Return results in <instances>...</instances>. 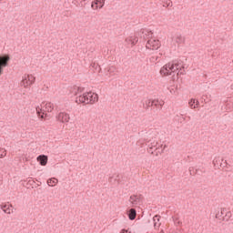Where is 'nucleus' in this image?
I'll return each mask as SVG.
<instances>
[{
  "mask_svg": "<svg viewBox=\"0 0 233 233\" xmlns=\"http://www.w3.org/2000/svg\"><path fill=\"white\" fill-rule=\"evenodd\" d=\"M176 72H177V75L172 76V74H176ZM160 74L161 76H172L173 81H176L179 79V76H185V74H187L185 71V62L181 59L168 62L160 69Z\"/></svg>",
  "mask_w": 233,
  "mask_h": 233,
  "instance_id": "obj_1",
  "label": "nucleus"
},
{
  "mask_svg": "<svg viewBox=\"0 0 233 233\" xmlns=\"http://www.w3.org/2000/svg\"><path fill=\"white\" fill-rule=\"evenodd\" d=\"M99 101V96L93 92L84 93L82 96L80 95L76 97V103H85L86 105H94V103H97Z\"/></svg>",
  "mask_w": 233,
  "mask_h": 233,
  "instance_id": "obj_2",
  "label": "nucleus"
},
{
  "mask_svg": "<svg viewBox=\"0 0 233 233\" xmlns=\"http://www.w3.org/2000/svg\"><path fill=\"white\" fill-rule=\"evenodd\" d=\"M144 141L147 143L148 148L147 152L154 154L153 148L157 147V139L156 138V133L153 130H149L144 137Z\"/></svg>",
  "mask_w": 233,
  "mask_h": 233,
  "instance_id": "obj_3",
  "label": "nucleus"
},
{
  "mask_svg": "<svg viewBox=\"0 0 233 233\" xmlns=\"http://www.w3.org/2000/svg\"><path fill=\"white\" fill-rule=\"evenodd\" d=\"M143 104V108L145 110H148L149 108H151V110H154V112H156V110H161V108H163V101H159V100H150V99H144L142 101Z\"/></svg>",
  "mask_w": 233,
  "mask_h": 233,
  "instance_id": "obj_4",
  "label": "nucleus"
},
{
  "mask_svg": "<svg viewBox=\"0 0 233 233\" xmlns=\"http://www.w3.org/2000/svg\"><path fill=\"white\" fill-rule=\"evenodd\" d=\"M8 63H10V55L3 54L0 55V76H3L5 72V68L8 66Z\"/></svg>",
  "mask_w": 233,
  "mask_h": 233,
  "instance_id": "obj_5",
  "label": "nucleus"
},
{
  "mask_svg": "<svg viewBox=\"0 0 233 233\" xmlns=\"http://www.w3.org/2000/svg\"><path fill=\"white\" fill-rule=\"evenodd\" d=\"M35 83V76L32 75H26L21 81V85L25 86V88H28L31 85H34Z\"/></svg>",
  "mask_w": 233,
  "mask_h": 233,
  "instance_id": "obj_6",
  "label": "nucleus"
},
{
  "mask_svg": "<svg viewBox=\"0 0 233 233\" xmlns=\"http://www.w3.org/2000/svg\"><path fill=\"white\" fill-rule=\"evenodd\" d=\"M146 46L150 50H157L161 46V43L159 42V40L150 38L149 40H147Z\"/></svg>",
  "mask_w": 233,
  "mask_h": 233,
  "instance_id": "obj_7",
  "label": "nucleus"
},
{
  "mask_svg": "<svg viewBox=\"0 0 233 233\" xmlns=\"http://www.w3.org/2000/svg\"><path fill=\"white\" fill-rule=\"evenodd\" d=\"M129 201L132 207L141 205V203H143V195H131L129 198Z\"/></svg>",
  "mask_w": 233,
  "mask_h": 233,
  "instance_id": "obj_8",
  "label": "nucleus"
},
{
  "mask_svg": "<svg viewBox=\"0 0 233 233\" xmlns=\"http://www.w3.org/2000/svg\"><path fill=\"white\" fill-rule=\"evenodd\" d=\"M54 110V104L51 102L46 104V110H43L42 114L39 113V110L36 109V112L38 114V117L41 119H45L46 117V112H52Z\"/></svg>",
  "mask_w": 233,
  "mask_h": 233,
  "instance_id": "obj_9",
  "label": "nucleus"
},
{
  "mask_svg": "<svg viewBox=\"0 0 233 233\" xmlns=\"http://www.w3.org/2000/svg\"><path fill=\"white\" fill-rule=\"evenodd\" d=\"M56 119L61 123H68V121H70V115L61 112L56 116Z\"/></svg>",
  "mask_w": 233,
  "mask_h": 233,
  "instance_id": "obj_10",
  "label": "nucleus"
},
{
  "mask_svg": "<svg viewBox=\"0 0 233 233\" xmlns=\"http://www.w3.org/2000/svg\"><path fill=\"white\" fill-rule=\"evenodd\" d=\"M105 6V0H94L91 3V8L97 10V8H103Z\"/></svg>",
  "mask_w": 233,
  "mask_h": 233,
  "instance_id": "obj_11",
  "label": "nucleus"
},
{
  "mask_svg": "<svg viewBox=\"0 0 233 233\" xmlns=\"http://www.w3.org/2000/svg\"><path fill=\"white\" fill-rule=\"evenodd\" d=\"M36 159L41 167H46L48 164V156L46 155H39Z\"/></svg>",
  "mask_w": 233,
  "mask_h": 233,
  "instance_id": "obj_12",
  "label": "nucleus"
},
{
  "mask_svg": "<svg viewBox=\"0 0 233 233\" xmlns=\"http://www.w3.org/2000/svg\"><path fill=\"white\" fill-rule=\"evenodd\" d=\"M161 219V216L159 215H155L153 218V223H154V227L155 228H159V227H161V223H159V220Z\"/></svg>",
  "mask_w": 233,
  "mask_h": 233,
  "instance_id": "obj_13",
  "label": "nucleus"
},
{
  "mask_svg": "<svg viewBox=\"0 0 233 233\" xmlns=\"http://www.w3.org/2000/svg\"><path fill=\"white\" fill-rule=\"evenodd\" d=\"M137 41H139V38L137 36H130L126 38L127 43H131V45L134 46L137 45Z\"/></svg>",
  "mask_w": 233,
  "mask_h": 233,
  "instance_id": "obj_14",
  "label": "nucleus"
},
{
  "mask_svg": "<svg viewBox=\"0 0 233 233\" xmlns=\"http://www.w3.org/2000/svg\"><path fill=\"white\" fill-rule=\"evenodd\" d=\"M175 41L177 45H185L186 38L181 34H177Z\"/></svg>",
  "mask_w": 233,
  "mask_h": 233,
  "instance_id": "obj_15",
  "label": "nucleus"
},
{
  "mask_svg": "<svg viewBox=\"0 0 233 233\" xmlns=\"http://www.w3.org/2000/svg\"><path fill=\"white\" fill-rule=\"evenodd\" d=\"M137 216V211L135 208H131L128 212V218L130 221H134Z\"/></svg>",
  "mask_w": 233,
  "mask_h": 233,
  "instance_id": "obj_16",
  "label": "nucleus"
},
{
  "mask_svg": "<svg viewBox=\"0 0 233 233\" xmlns=\"http://www.w3.org/2000/svg\"><path fill=\"white\" fill-rule=\"evenodd\" d=\"M0 208L3 209V212H5V214H12V211L10 209V206H8L5 203L1 204Z\"/></svg>",
  "mask_w": 233,
  "mask_h": 233,
  "instance_id": "obj_17",
  "label": "nucleus"
},
{
  "mask_svg": "<svg viewBox=\"0 0 233 233\" xmlns=\"http://www.w3.org/2000/svg\"><path fill=\"white\" fill-rule=\"evenodd\" d=\"M225 212H227V208H221V211H218V213H216L215 218L217 219H223V217H225Z\"/></svg>",
  "mask_w": 233,
  "mask_h": 233,
  "instance_id": "obj_18",
  "label": "nucleus"
},
{
  "mask_svg": "<svg viewBox=\"0 0 233 233\" xmlns=\"http://www.w3.org/2000/svg\"><path fill=\"white\" fill-rule=\"evenodd\" d=\"M189 106L190 108L194 109V108H198V106H199V101L192 98L190 101H189Z\"/></svg>",
  "mask_w": 233,
  "mask_h": 233,
  "instance_id": "obj_19",
  "label": "nucleus"
},
{
  "mask_svg": "<svg viewBox=\"0 0 233 233\" xmlns=\"http://www.w3.org/2000/svg\"><path fill=\"white\" fill-rule=\"evenodd\" d=\"M223 161H224V159L223 158H219V157H218V158H215L214 160H213V165H220V167H222V168H225V164H223Z\"/></svg>",
  "mask_w": 233,
  "mask_h": 233,
  "instance_id": "obj_20",
  "label": "nucleus"
},
{
  "mask_svg": "<svg viewBox=\"0 0 233 233\" xmlns=\"http://www.w3.org/2000/svg\"><path fill=\"white\" fill-rule=\"evenodd\" d=\"M57 183H58V180L56 177L47 179V185L49 187H56V185H57Z\"/></svg>",
  "mask_w": 233,
  "mask_h": 233,
  "instance_id": "obj_21",
  "label": "nucleus"
},
{
  "mask_svg": "<svg viewBox=\"0 0 233 233\" xmlns=\"http://www.w3.org/2000/svg\"><path fill=\"white\" fill-rule=\"evenodd\" d=\"M230 218H232V212L227 211V209H226L225 216L222 217V221H228V219H230Z\"/></svg>",
  "mask_w": 233,
  "mask_h": 233,
  "instance_id": "obj_22",
  "label": "nucleus"
},
{
  "mask_svg": "<svg viewBox=\"0 0 233 233\" xmlns=\"http://www.w3.org/2000/svg\"><path fill=\"white\" fill-rule=\"evenodd\" d=\"M70 92L71 94H74L75 96H77L79 94V86H73L70 87Z\"/></svg>",
  "mask_w": 233,
  "mask_h": 233,
  "instance_id": "obj_23",
  "label": "nucleus"
},
{
  "mask_svg": "<svg viewBox=\"0 0 233 233\" xmlns=\"http://www.w3.org/2000/svg\"><path fill=\"white\" fill-rule=\"evenodd\" d=\"M154 33H152V31H148L147 29H146V32L144 33V40L147 41V39H150V37H152V35Z\"/></svg>",
  "mask_w": 233,
  "mask_h": 233,
  "instance_id": "obj_24",
  "label": "nucleus"
},
{
  "mask_svg": "<svg viewBox=\"0 0 233 233\" xmlns=\"http://www.w3.org/2000/svg\"><path fill=\"white\" fill-rule=\"evenodd\" d=\"M114 185H121V178L119 177V174L116 175L115 178H114Z\"/></svg>",
  "mask_w": 233,
  "mask_h": 233,
  "instance_id": "obj_25",
  "label": "nucleus"
},
{
  "mask_svg": "<svg viewBox=\"0 0 233 233\" xmlns=\"http://www.w3.org/2000/svg\"><path fill=\"white\" fill-rule=\"evenodd\" d=\"M145 32H147V29H141V30L138 32V34H137L138 37H141V39H144V37H145Z\"/></svg>",
  "mask_w": 233,
  "mask_h": 233,
  "instance_id": "obj_26",
  "label": "nucleus"
},
{
  "mask_svg": "<svg viewBox=\"0 0 233 233\" xmlns=\"http://www.w3.org/2000/svg\"><path fill=\"white\" fill-rule=\"evenodd\" d=\"M190 176H196L198 174V169L194 170V167H189Z\"/></svg>",
  "mask_w": 233,
  "mask_h": 233,
  "instance_id": "obj_27",
  "label": "nucleus"
},
{
  "mask_svg": "<svg viewBox=\"0 0 233 233\" xmlns=\"http://www.w3.org/2000/svg\"><path fill=\"white\" fill-rule=\"evenodd\" d=\"M115 176L116 175H113L112 177H109V178H108L109 183H111L112 185H114V179H116Z\"/></svg>",
  "mask_w": 233,
  "mask_h": 233,
  "instance_id": "obj_28",
  "label": "nucleus"
},
{
  "mask_svg": "<svg viewBox=\"0 0 233 233\" xmlns=\"http://www.w3.org/2000/svg\"><path fill=\"white\" fill-rule=\"evenodd\" d=\"M6 157V151H3L2 154H0V159H3V157Z\"/></svg>",
  "mask_w": 233,
  "mask_h": 233,
  "instance_id": "obj_29",
  "label": "nucleus"
},
{
  "mask_svg": "<svg viewBox=\"0 0 233 233\" xmlns=\"http://www.w3.org/2000/svg\"><path fill=\"white\" fill-rule=\"evenodd\" d=\"M114 70H116V67H114V66L109 67V69H108L109 74H112L114 72Z\"/></svg>",
  "mask_w": 233,
  "mask_h": 233,
  "instance_id": "obj_30",
  "label": "nucleus"
},
{
  "mask_svg": "<svg viewBox=\"0 0 233 233\" xmlns=\"http://www.w3.org/2000/svg\"><path fill=\"white\" fill-rule=\"evenodd\" d=\"M85 87H79L78 86V94H81V92H84Z\"/></svg>",
  "mask_w": 233,
  "mask_h": 233,
  "instance_id": "obj_31",
  "label": "nucleus"
},
{
  "mask_svg": "<svg viewBox=\"0 0 233 233\" xmlns=\"http://www.w3.org/2000/svg\"><path fill=\"white\" fill-rule=\"evenodd\" d=\"M120 233H128V229H122Z\"/></svg>",
  "mask_w": 233,
  "mask_h": 233,
  "instance_id": "obj_32",
  "label": "nucleus"
},
{
  "mask_svg": "<svg viewBox=\"0 0 233 233\" xmlns=\"http://www.w3.org/2000/svg\"><path fill=\"white\" fill-rule=\"evenodd\" d=\"M222 165H225V167H227V165H228V163H227V160H224V161L222 162Z\"/></svg>",
  "mask_w": 233,
  "mask_h": 233,
  "instance_id": "obj_33",
  "label": "nucleus"
},
{
  "mask_svg": "<svg viewBox=\"0 0 233 233\" xmlns=\"http://www.w3.org/2000/svg\"><path fill=\"white\" fill-rule=\"evenodd\" d=\"M86 1H88V0H82V3H83V2H86Z\"/></svg>",
  "mask_w": 233,
  "mask_h": 233,
  "instance_id": "obj_34",
  "label": "nucleus"
},
{
  "mask_svg": "<svg viewBox=\"0 0 233 233\" xmlns=\"http://www.w3.org/2000/svg\"><path fill=\"white\" fill-rule=\"evenodd\" d=\"M177 224H178V225H181V222H180V221H178V222H177Z\"/></svg>",
  "mask_w": 233,
  "mask_h": 233,
  "instance_id": "obj_35",
  "label": "nucleus"
},
{
  "mask_svg": "<svg viewBox=\"0 0 233 233\" xmlns=\"http://www.w3.org/2000/svg\"><path fill=\"white\" fill-rule=\"evenodd\" d=\"M231 89L233 90V85L231 86Z\"/></svg>",
  "mask_w": 233,
  "mask_h": 233,
  "instance_id": "obj_36",
  "label": "nucleus"
}]
</instances>
